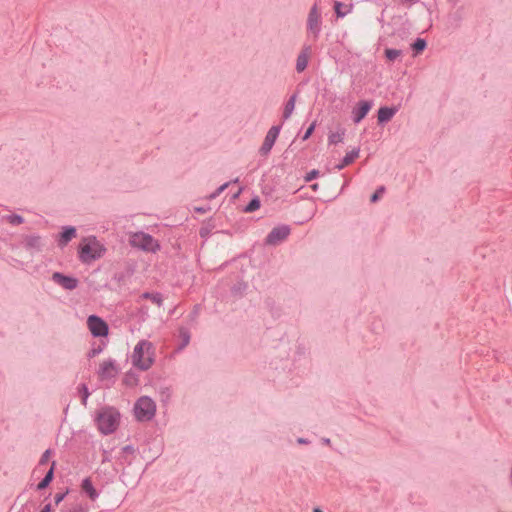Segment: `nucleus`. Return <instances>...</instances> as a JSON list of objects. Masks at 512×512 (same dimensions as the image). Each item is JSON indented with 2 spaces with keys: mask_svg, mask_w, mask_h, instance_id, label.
I'll use <instances>...</instances> for the list:
<instances>
[{
  "mask_svg": "<svg viewBox=\"0 0 512 512\" xmlns=\"http://www.w3.org/2000/svg\"><path fill=\"white\" fill-rule=\"evenodd\" d=\"M87 325L94 337L107 336L109 328L107 323L96 315H90L87 319Z\"/></svg>",
  "mask_w": 512,
  "mask_h": 512,
  "instance_id": "423d86ee",
  "label": "nucleus"
},
{
  "mask_svg": "<svg viewBox=\"0 0 512 512\" xmlns=\"http://www.w3.org/2000/svg\"><path fill=\"white\" fill-rule=\"evenodd\" d=\"M102 352V347L101 346H98V347H94L92 348L89 352H88V358H93L95 357L96 355L100 354Z\"/></svg>",
  "mask_w": 512,
  "mask_h": 512,
  "instance_id": "473e14b6",
  "label": "nucleus"
},
{
  "mask_svg": "<svg viewBox=\"0 0 512 512\" xmlns=\"http://www.w3.org/2000/svg\"><path fill=\"white\" fill-rule=\"evenodd\" d=\"M323 442H324L325 444L329 445V444H330V439H329V438H324V439H323Z\"/></svg>",
  "mask_w": 512,
  "mask_h": 512,
  "instance_id": "c03bdc74",
  "label": "nucleus"
},
{
  "mask_svg": "<svg viewBox=\"0 0 512 512\" xmlns=\"http://www.w3.org/2000/svg\"><path fill=\"white\" fill-rule=\"evenodd\" d=\"M208 233H209V231H208V229H206V228H201V229H200V232H199V234H200V236H201L202 238L206 237V236L208 235Z\"/></svg>",
  "mask_w": 512,
  "mask_h": 512,
  "instance_id": "4c0bfd02",
  "label": "nucleus"
},
{
  "mask_svg": "<svg viewBox=\"0 0 512 512\" xmlns=\"http://www.w3.org/2000/svg\"><path fill=\"white\" fill-rule=\"evenodd\" d=\"M75 236H76V229L73 226L65 227L58 239L59 246H61V247L66 246L67 243Z\"/></svg>",
  "mask_w": 512,
  "mask_h": 512,
  "instance_id": "f3484780",
  "label": "nucleus"
},
{
  "mask_svg": "<svg viewBox=\"0 0 512 512\" xmlns=\"http://www.w3.org/2000/svg\"><path fill=\"white\" fill-rule=\"evenodd\" d=\"M280 129H281L280 125L272 126L269 129V131L267 132V134L265 136L264 142L259 149V153L262 156H266L270 153V151L279 135Z\"/></svg>",
  "mask_w": 512,
  "mask_h": 512,
  "instance_id": "0eeeda50",
  "label": "nucleus"
},
{
  "mask_svg": "<svg viewBox=\"0 0 512 512\" xmlns=\"http://www.w3.org/2000/svg\"><path fill=\"white\" fill-rule=\"evenodd\" d=\"M134 412L139 421H149L155 415L156 404L151 398L142 396L136 401Z\"/></svg>",
  "mask_w": 512,
  "mask_h": 512,
  "instance_id": "7ed1b4c3",
  "label": "nucleus"
},
{
  "mask_svg": "<svg viewBox=\"0 0 512 512\" xmlns=\"http://www.w3.org/2000/svg\"><path fill=\"white\" fill-rule=\"evenodd\" d=\"M55 461L52 462L51 468L47 471L44 478L38 483L37 489L43 490L49 486V484L52 482L54 477V468H55Z\"/></svg>",
  "mask_w": 512,
  "mask_h": 512,
  "instance_id": "6ab92c4d",
  "label": "nucleus"
},
{
  "mask_svg": "<svg viewBox=\"0 0 512 512\" xmlns=\"http://www.w3.org/2000/svg\"><path fill=\"white\" fill-rule=\"evenodd\" d=\"M313 512H323V510L321 508H319V507H315L313 509Z\"/></svg>",
  "mask_w": 512,
  "mask_h": 512,
  "instance_id": "37998d69",
  "label": "nucleus"
},
{
  "mask_svg": "<svg viewBox=\"0 0 512 512\" xmlns=\"http://www.w3.org/2000/svg\"><path fill=\"white\" fill-rule=\"evenodd\" d=\"M25 246L30 250L40 251L43 243L42 239L38 235H30L25 238Z\"/></svg>",
  "mask_w": 512,
  "mask_h": 512,
  "instance_id": "a211bd4d",
  "label": "nucleus"
},
{
  "mask_svg": "<svg viewBox=\"0 0 512 512\" xmlns=\"http://www.w3.org/2000/svg\"><path fill=\"white\" fill-rule=\"evenodd\" d=\"M81 489L83 492H85L88 495V497L92 501H95L99 496L97 490L94 488L92 481L89 477L83 479V481L81 483Z\"/></svg>",
  "mask_w": 512,
  "mask_h": 512,
  "instance_id": "2eb2a0df",
  "label": "nucleus"
},
{
  "mask_svg": "<svg viewBox=\"0 0 512 512\" xmlns=\"http://www.w3.org/2000/svg\"><path fill=\"white\" fill-rule=\"evenodd\" d=\"M344 135H345V131L344 130H340V131H337L335 133H331L329 135V137H328L329 144L336 145V144L342 142L343 138H344Z\"/></svg>",
  "mask_w": 512,
  "mask_h": 512,
  "instance_id": "5701e85b",
  "label": "nucleus"
},
{
  "mask_svg": "<svg viewBox=\"0 0 512 512\" xmlns=\"http://www.w3.org/2000/svg\"><path fill=\"white\" fill-rule=\"evenodd\" d=\"M296 103V94H293L289 100L286 102L284 111H283V119L287 120L293 113Z\"/></svg>",
  "mask_w": 512,
  "mask_h": 512,
  "instance_id": "aec40b11",
  "label": "nucleus"
},
{
  "mask_svg": "<svg viewBox=\"0 0 512 512\" xmlns=\"http://www.w3.org/2000/svg\"><path fill=\"white\" fill-rule=\"evenodd\" d=\"M334 10H335L337 17L342 18V17L346 16L351 11V7H348L339 1H335Z\"/></svg>",
  "mask_w": 512,
  "mask_h": 512,
  "instance_id": "412c9836",
  "label": "nucleus"
},
{
  "mask_svg": "<svg viewBox=\"0 0 512 512\" xmlns=\"http://www.w3.org/2000/svg\"><path fill=\"white\" fill-rule=\"evenodd\" d=\"M298 443H300V444H306V443H307V440H306V439H303V438H299V439H298Z\"/></svg>",
  "mask_w": 512,
  "mask_h": 512,
  "instance_id": "a19ab883",
  "label": "nucleus"
},
{
  "mask_svg": "<svg viewBox=\"0 0 512 512\" xmlns=\"http://www.w3.org/2000/svg\"><path fill=\"white\" fill-rule=\"evenodd\" d=\"M152 345L148 341H140L134 348L132 354L133 365L141 370H147L152 365V358L150 356V350Z\"/></svg>",
  "mask_w": 512,
  "mask_h": 512,
  "instance_id": "f03ea898",
  "label": "nucleus"
},
{
  "mask_svg": "<svg viewBox=\"0 0 512 512\" xmlns=\"http://www.w3.org/2000/svg\"><path fill=\"white\" fill-rule=\"evenodd\" d=\"M133 450H134V449H133V447H132V446H130V445H127V446H125V447L123 448V451H125V452H132Z\"/></svg>",
  "mask_w": 512,
  "mask_h": 512,
  "instance_id": "58836bf2",
  "label": "nucleus"
},
{
  "mask_svg": "<svg viewBox=\"0 0 512 512\" xmlns=\"http://www.w3.org/2000/svg\"><path fill=\"white\" fill-rule=\"evenodd\" d=\"M7 220L12 225H20L24 222L23 217L18 214H11L7 216Z\"/></svg>",
  "mask_w": 512,
  "mask_h": 512,
  "instance_id": "cd10ccee",
  "label": "nucleus"
},
{
  "mask_svg": "<svg viewBox=\"0 0 512 512\" xmlns=\"http://www.w3.org/2000/svg\"><path fill=\"white\" fill-rule=\"evenodd\" d=\"M52 510V505L50 503L46 504L40 512H51Z\"/></svg>",
  "mask_w": 512,
  "mask_h": 512,
  "instance_id": "e433bc0d",
  "label": "nucleus"
},
{
  "mask_svg": "<svg viewBox=\"0 0 512 512\" xmlns=\"http://www.w3.org/2000/svg\"><path fill=\"white\" fill-rule=\"evenodd\" d=\"M104 250L95 238L88 239L85 244L80 246L79 258L83 263H90L100 258Z\"/></svg>",
  "mask_w": 512,
  "mask_h": 512,
  "instance_id": "39448f33",
  "label": "nucleus"
},
{
  "mask_svg": "<svg viewBox=\"0 0 512 512\" xmlns=\"http://www.w3.org/2000/svg\"><path fill=\"white\" fill-rule=\"evenodd\" d=\"M311 188L316 191L319 188V184L315 183L311 185Z\"/></svg>",
  "mask_w": 512,
  "mask_h": 512,
  "instance_id": "79ce46f5",
  "label": "nucleus"
},
{
  "mask_svg": "<svg viewBox=\"0 0 512 512\" xmlns=\"http://www.w3.org/2000/svg\"><path fill=\"white\" fill-rule=\"evenodd\" d=\"M118 370L113 360L104 361L99 368L98 375L100 379L112 378L117 374Z\"/></svg>",
  "mask_w": 512,
  "mask_h": 512,
  "instance_id": "9b49d317",
  "label": "nucleus"
},
{
  "mask_svg": "<svg viewBox=\"0 0 512 512\" xmlns=\"http://www.w3.org/2000/svg\"><path fill=\"white\" fill-rule=\"evenodd\" d=\"M197 211L203 212L204 210L202 208H197Z\"/></svg>",
  "mask_w": 512,
  "mask_h": 512,
  "instance_id": "a18cd8bd",
  "label": "nucleus"
},
{
  "mask_svg": "<svg viewBox=\"0 0 512 512\" xmlns=\"http://www.w3.org/2000/svg\"><path fill=\"white\" fill-rule=\"evenodd\" d=\"M290 233L288 226H279L273 228L266 237V243L269 245H276L287 238Z\"/></svg>",
  "mask_w": 512,
  "mask_h": 512,
  "instance_id": "1a4fd4ad",
  "label": "nucleus"
},
{
  "mask_svg": "<svg viewBox=\"0 0 512 512\" xmlns=\"http://www.w3.org/2000/svg\"><path fill=\"white\" fill-rule=\"evenodd\" d=\"M198 314V306H195L194 311L192 312L193 318L196 317Z\"/></svg>",
  "mask_w": 512,
  "mask_h": 512,
  "instance_id": "ea45409f",
  "label": "nucleus"
},
{
  "mask_svg": "<svg viewBox=\"0 0 512 512\" xmlns=\"http://www.w3.org/2000/svg\"><path fill=\"white\" fill-rule=\"evenodd\" d=\"M310 53V47H305L297 57L296 70L297 72H303L308 65V58Z\"/></svg>",
  "mask_w": 512,
  "mask_h": 512,
  "instance_id": "4468645a",
  "label": "nucleus"
},
{
  "mask_svg": "<svg viewBox=\"0 0 512 512\" xmlns=\"http://www.w3.org/2000/svg\"><path fill=\"white\" fill-rule=\"evenodd\" d=\"M320 13L318 11L317 5H313L310 9L307 19V28L310 33L313 34L314 38H317L320 34Z\"/></svg>",
  "mask_w": 512,
  "mask_h": 512,
  "instance_id": "6e6552de",
  "label": "nucleus"
},
{
  "mask_svg": "<svg viewBox=\"0 0 512 512\" xmlns=\"http://www.w3.org/2000/svg\"><path fill=\"white\" fill-rule=\"evenodd\" d=\"M318 175H319V171L316 169H313L306 174V176L304 177V180H305V182H310L313 179H315L316 177H318Z\"/></svg>",
  "mask_w": 512,
  "mask_h": 512,
  "instance_id": "7c9ffc66",
  "label": "nucleus"
},
{
  "mask_svg": "<svg viewBox=\"0 0 512 512\" xmlns=\"http://www.w3.org/2000/svg\"><path fill=\"white\" fill-rule=\"evenodd\" d=\"M314 129H315V123H312V124L308 127V129L306 130V132L304 133V135H303L302 139H303L304 141H305V140H307V139L312 135V133H313Z\"/></svg>",
  "mask_w": 512,
  "mask_h": 512,
  "instance_id": "f704fd0d",
  "label": "nucleus"
},
{
  "mask_svg": "<svg viewBox=\"0 0 512 512\" xmlns=\"http://www.w3.org/2000/svg\"><path fill=\"white\" fill-rule=\"evenodd\" d=\"M79 392L82 394V404L84 406H86L87 404V399L90 395L89 391H88V388L85 384H82L80 387H79Z\"/></svg>",
  "mask_w": 512,
  "mask_h": 512,
  "instance_id": "c85d7f7f",
  "label": "nucleus"
},
{
  "mask_svg": "<svg viewBox=\"0 0 512 512\" xmlns=\"http://www.w3.org/2000/svg\"><path fill=\"white\" fill-rule=\"evenodd\" d=\"M359 152H360L359 148H355V149L351 150L350 152H347L346 155L344 156V158L342 159L341 163L336 165V169L340 171L343 168H345L346 166L353 163L354 160L359 156Z\"/></svg>",
  "mask_w": 512,
  "mask_h": 512,
  "instance_id": "dca6fc26",
  "label": "nucleus"
},
{
  "mask_svg": "<svg viewBox=\"0 0 512 512\" xmlns=\"http://www.w3.org/2000/svg\"><path fill=\"white\" fill-rule=\"evenodd\" d=\"M385 191V187L384 186H381L379 187L375 193L372 194L371 198H370V201L372 203H375L379 200V198L382 196V194L384 193Z\"/></svg>",
  "mask_w": 512,
  "mask_h": 512,
  "instance_id": "c756f323",
  "label": "nucleus"
},
{
  "mask_svg": "<svg viewBox=\"0 0 512 512\" xmlns=\"http://www.w3.org/2000/svg\"><path fill=\"white\" fill-rule=\"evenodd\" d=\"M402 54L401 50L388 48L385 50V56L389 61L396 60Z\"/></svg>",
  "mask_w": 512,
  "mask_h": 512,
  "instance_id": "a878e982",
  "label": "nucleus"
},
{
  "mask_svg": "<svg viewBox=\"0 0 512 512\" xmlns=\"http://www.w3.org/2000/svg\"><path fill=\"white\" fill-rule=\"evenodd\" d=\"M119 418L120 414L116 409L112 407L104 408L96 417L99 431L104 435L113 433L119 425Z\"/></svg>",
  "mask_w": 512,
  "mask_h": 512,
  "instance_id": "f257e3e1",
  "label": "nucleus"
},
{
  "mask_svg": "<svg viewBox=\"0 0 512 512\" xmlns=\"http://www.w3.org/2000/svg\"><path fill=\"white\" fill-rule=\"evenodd\" d=\"M260 207V200L258 197H254L253 199H251V201L247 204V206L245 207L244 211L245 212H254L256 211L257 209H259Z\"/></svg>",
  "mask_w": 512,
  "mask_h": 512,
  "instance_id": "393cba45",
  "label": "nucleus"
},
{
  "mask_svg": "<svg viewBox=\"0 0 512 512\" xmlns=\"http://www.w3.org/2000/svg\"><path fill=\"white\" fill-rule=\"evenodd\" d=\"M397 111L398 109L396 107H381L378 110V122L385 123L390 121Z\"/></svg>",
  "mask_w": 512,
  "mask_h": 512,
  "instance_id": "ddd939ff",
  "label": "nucleus"
},
{
  "mask_svg": "<svg viewBox=\"0 0 512 512\" xmlns=\"http://www.w3.org/2000/svg\"><path fill=\"white\" fill-rule=\"evenodd\" d=\"M50 455H51V450L50 449H47L41 456L40 458V461H39V465H45L48 461H49V458H50Z\"/></svg>",
  "mask_w": 512,
  "mask_h": 512,
  "instance_id": "2f4dec72",
  "label": "nucleus"
},
{
  "mask_svg": "<svg viewBox=\"0 0 512 512\" xmlns=\"http://www.w3.org/2000/svg\"><path fill=\"white\" fill-rule=\"evenodd\" d=\"M130 245L146 252H156L160 246L158 242L149 234L136 232L130 236Z\"/></svg>",
  "mask_w": 512,
  "mask_h": 512,
  "instance_id": "20e7f679",
  "label": "nucleus"
},
{
  "mask_svg": "<svg viewBox=\"0 0 512 512\" xmlns=\"http://www.w3.org/2000/svg\"><path fill=\"white\" fill-rule=\"evenodd\" d=\"M180 337L182 338V344L180 345V349H183L190 342V334H189L188 330L185 328H181L180 329Z\"/></svg>",
  "mask_w": 512,
  "mask_h": 512,
  "instance_id": "bb28decb",
  "label": "nucleus"
},
{
  "mask_svg": "<svg viewBox=\"0 0 512 512\" xmlns=\"http://www.w3.org/2000/svg\"><path fill=\"white\" fill-rule=\"evenodd\" d=\"M427 46V42L423 38H417L414 43L412 44V49L415 51L416 54L421 53L425 50Z\"/></svg>",
  "mask_w": 512,
  "mask_h": 512,
  "instance_id": "b1692460",
  "label": "nucleus"
},
{
  "mask_svg": "<svg viewBox=\"0 0 512 512\" xmlns=\"http://www.w3.org/2000/svg\"><path fill=\"white\" fill-rule=\"evenodd\" d=\"M141 298L143 299H150L153 303H155L158 306H161L163 303V298L160 293H150V292H144L141 295Z\"/></svg>",
  "mask_w": 512,
  "mask_h": 512,
  "instance_id": "4be33fe9",
  "label": "nucleus"
},
{
  "mask_svg": "<svg viewBox=\"0 0 512 512\" xmlns=\"http://www.w3.org/2000/svg\"><path fill=\"white\" fill-rule=\"evenodd\" d=\"M52 280L66 290H74L78 286L77 278L66 276L60 272H54Z\"/></svg>",
  "mask_w": 512,
  "mask_h": 512,
  "instance_id": "9d476101",
  "label": "nucleus"
},
{
  "mask_svg": "<svg viewBox=\"0 0 512 512\" xmlns=\"http://www.w3.org/2000/svg\"><path fill=\"white\" fill-rule=\"evenodd\" d=\"M67 493H68V491L56 493L54 496L55 504L58 505L60 502H62L64 500V498L66 497Z\"/></svg>",
  "mask_w": 512,
  "mask_h": 512,
  "instance_id": "72a5a7b5",
  "label": "nucleus"
},
{
  "mask_svg": "<svg viewBox=\"0 0 512 512\" xmlns=\"http://www.w3.org/2000/svg\"><path fill=\"white\" fill-rule=\"evenodd\" d=\"M228 185H229L228 182L221 185L213 194H211L210 198H215L216 196H218L221 192H223L227 188Z\"/></svg>",
  "mask_w": 512,
  "mask_h": 512,
  "instance_id": "c9c22d12",
  "label": "nucleus"
},
{
  "mask_svg": "<svg viewBox=\"0 0 512 512\" xmlns=\"http://www.w3.org/2000/svg\"><path fill=\"white\" fill-rule=\"evenodd\" d=\"M372 107V103L370 101H360L358 103V107L353 110V121L355 123H359L365 116L368 114Z\"/></svg>",
  "mask_w": 512,
  "mask_h": 512,
  "instance_id": "f8f14e48",
  "label": "nucleus"
}]
</instances>
